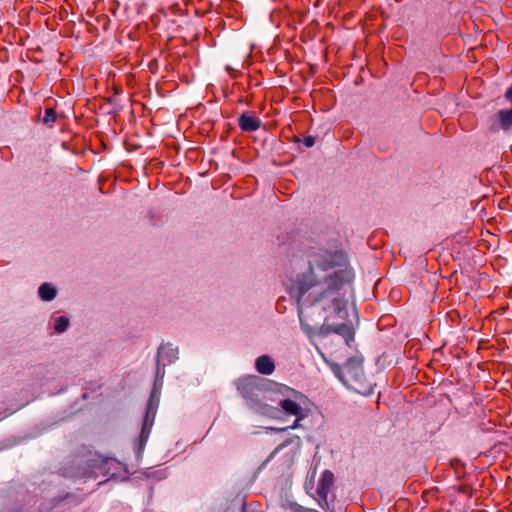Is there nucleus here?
Returning a JSON list of instances; mask_svg holds the SVG:
<instances>
[{
  "label": "nucleus",
  "instance_id": "1",
  "mask_svg": "<svg viewBox=\"0 0 512 512\" xmlns=\"http://www.w3.org/2000/svg\"><path fill=\"white\" fill-rule=\"evenodd\" d=\"M353 276L342 251L315 253L308 271L292 280L289 286V294L299 304L301 323L304 325L306 318L315 312H343L346 301L339 296V289L350 283Z\"/></svg>",
  "mask_w": 512,
  "mask_h": 512
},
{
  "label": "nucleus",
  "instance_id": "2",
  "mask_svg": "<svg viewBox=\"0 0 512 512\" xmlns=\"http://www.w3.org/2000/svg\"><path fill=\"white\" fill-rule=\"evenodd\" d=\"M130 475V471L126 464L120 462L114 457H104L100 454H95L84 466L81 471L72 476V481L76 484L77 481L87 482L89 480L97 481L100 477L104 480H99L97 485H101L110 479L125 480Z\"/></svg>",
  "mask_w": 512,
  "mask_h": 512
},
{
  "label": "nucleus",
  "instance_id": "3",
  "mask_svg": "<svg viewBox=\"0 0 512 512\" xmlns=\"http://www.w3.org/2000/svg\"><path fill=\"white\" fill-rule=\"evenodd\" d=\"M305 489L324 511L334 512L336 478L331 470H324L317 481L314 480V476L309 478L305 483Z\"/></svg>",
  "mask_w": 512,
  "mask_h": 512
},
{
  "label": "nucleus",
  "instance_id": "4",
  "mask_svg": "<svg viewBox=\"0 0 512 512\" xmlns=\"http://www.w3.org/2000/svg\"><path fill=\"white\" fill-rule=\"evenodd\" d=\"M343 384L362 396H369L373 393L374 383L370 381L363 369V359L352 357L344 364L337 373Z\"/></svg>",
  "mask_w": 512,
  "mask_h": 512
},
{
  "label": "nucleus",
  "instance_id": "5",
  "mask_svg": "<svg viewBox=\"0 0 512 512\" xmlns=\"http://www.w3.org/2000/svg\"><path fill=\"white\" fill-rule=\"evenodd\" d=\"M159 401L160 393L156 389H153L146 404V410L136 448H143L147 443L155 421Z\"/></svg>",
  "mask_w": 512,
  "mask_h": 512
},
{
  "label": "nucleus",
  "instance_id": "6",
  "mask_svg": "<svg viewBox=\"0 0 512 512\" xmlns=\"http://www.w3.org/2000/svg\"><path fill=\"white\" fill-rule=\"evenodd\" d=\"M287 397L279 401V407L286 416H294L295 421L291 426L296 428L299 422L306 417L305 410L301 404L304 402V395L294 389L286 388Z\"/></svg>",
  "mask_w": 512,
  "mask_h": 512
},
{
  "label": "nucleus",
  "instance_id": "7",
  "mask_svg": "<svg viewBox=\"0 0 512 512\" xmlns=\"http://www.w3.org/2000/svg\"><path fill=\"white\" fill-rule=\"evenodd\" d=\"M236 387L242 397L251 399L260 390L259 378L252 375L244 376L237 380Z\"/></svg>",
  "mask_w": 512,
  "mask_h": 512
},
{
  "label": "nucleus",
  "instance_id": "8",
  "mask_svg": "<svg viewBox=\"0 0 512 512\" xmlns=\"http://www.w3.org/2000/svg\"><path fill=\"white\" fill-rule=\"evenodd\" d=\"M491 129L496 132L499 130H503L505 132H509L512 129V106L508 109L499 110L495 119L491 125Z\"/></svg>",
  "mask_w": 512,
  "mask_h": 512
},
{
  "label": "nucleus",
  "instance_id": "9",
  "mask_svg": "<svg viewBox=\"0 0 512 512\" xmlns=\"http://www.w3.org/2000/svg\"><path fill=\"white\" fill-rule=\"evenodd\" d=\"M239 127L244 132H254L260 128L261 121L250 112H244L239 117Z\"/></svg>",
  "mask_w": 512,
  "mask_h": 512
},
{
  "label": "nucleus",
  "instance_id": "10",
  "mask_svg": "<svg viewBox=\"0 0 512 512\" xmlns=\"http://www.w3.org/2000/svg\"><path fill=\"white\" fill-rule=\"evenodd\" d=\"M255 368L263 375H270L275 370V364L270 356L262 355L256 359Z\"/></svg>",
  "mask_w": 512,
  "mask_h": 512
},
{
  "label": "nucleus",
  "instance_id": "11",
  "mask_svg": "<svg viewBox=\"0 0 512 512\" xmlns=\"http://www.w3.org/2000/svg\"><path fill=\"white\" fill-rule=\"evenodd\" d=\"M330 329L334 333L341 335L345 339L346 344H349V342L354 339V331L352 327L347 324L335 325Z\"/></svg>",
  "mask_w": 512,
  "mask_h": 512
},
{
  "label": "nucleus",
  "instance_id": "12",
  "mask_svg": "<svg viewBox=\"0 0 512 512\" xmlns=\"http://www.w3.org/2000/svg\"><path fill=\"white\" fill-rule=\"evenodd\" d=\"M39 296L43 301H51L56 297L57 290L49 283H43L39 287Z\"/></svg>",
  "mask_w": 512,
  "mask_h": 512
},
{
  "label": "nucleus",
  "instance_id": "13",
  "mask_svg": "<svg viewBox=\"0 0 512 512\" xmlns=\"http://www.w3.org/2000/svg\"><path fill=\"white\" fill-rule=\"evenodd\" d=\"M57 119V113L53 107H46L43 116V123L47 125L53 124Z\"/></svg>",
  "mask_w": 512,
  "mask_h": 512
},
{
  "label": "nucleus",
  "instance_id": "14",
  "mask_svg": "<svg viewBox=\"0 0 512 512\" xmlns=\"http://www.w3.org/2000/svg\"><path fill=\"white\" fill-rule=\"evenodd\" d=\"M301 445V439L298 436H294L292 438L287 439L285 442L280 444L278 448H283L285 446H293L294 448H298Z\"/></svg>",
  "mask_w": 512,
  "mask_h": 512
},
{
  "label": "nucleus",
  "instance_id": "15",
  "mask_svg": "<svg viewBox=\"0 0 512 512\" xmlns=\"http://www.w3.org/2000/svg\"><path fill=\"white\" fill-rule=\"evenodd\" d=\"M54 329L57 333L64 332V316H60L56 319Z\"/></svg>",
  "mask_w": 512,
  "mask_h": 512
},
{
  "label": "nucleus",
  "instance_id": "16",
  "mask_svg": "<svg viewBox=\"0 0 512 512\" xmlns=\"http://www.w3.org/2000/svg\"><path fill=\"white\" fill-rule=\"evenodd\" d=\"M504 98L508 103L512 104V84L506 89Z\"/></svg>",
  "mask_w": 512,
  "mask_h": 512
},
{
  "label": "nucleus",
  "instance_id": "17",
  "mask_svg": "<svg viewBox=\"0 0 512 512\" xmlns=\"http://www.w3.org/2000/svg\"><path fill=\"white\" fill-rule=\"evenodd\" d=\"M303 143L306 147H312L315 144V138L313 136H306L303 139Z\"/></svg>",
  "mask_w": 512,
  "mask_h": 512
},
{
  "label": "nucleus",
  "instance_id": "18",
  "mask_svg": "<svg viewBox=\"0 0 512 512\" xmlns=\"http://www.w3.org/2000/svg\"><path fill=\"white\" fill-rule=\"evenodd\" d=\"M293 511L294 512H306V508L301 505L295 504V505H293Z\"/></svg>",
  "mask_w": 512,
  "mask_h": 512
},
{
  "label": "nucleus",
  "instance_id": "19",
  "mask_svg": "<svg viewBox=\"0 0 512 512\" xmlns=\"http://www.w3.org/2000/svg\"><path fill=\"white\" fill-rule=\"evenodd\" d=\"M169 347L168 346H161L158 350V356L159 357H163L164 353L166 352V350H168Z\"/></svg>",
  "mask_w": 512,
  "mask_h": 512
},
{
  "label": "nucleus",
  "instance_id": "20",
  "mask_svg": "<svg viewBox=\"0 0 512 512\" xmlns=\"http://www.w3.org/2000/svg\"><path fill=\"white\" fill-rule=\"evenodd\" d=\"M306 512H319V511H317V510H315V509H309V508H306Z\"/></svg>",
  "mask_w": 512,
  "mask_h": 512
},
{
  "label": "nucleus",
  "instance_id": "21",
  "mask_svg": "<svg viewBox=\"0 0 512 512\" xmlns=\"http://www.w3.org/2000/svg\"><path fill=\"white\" fill-rule=\"evenodd\" d=\"M65 325H66V328H67V327H68V325H69V321H68V319H67V318H66Z\"/></svg>",
  "mask_w": 512,
  "mask_h": 512
}]
</instances>
